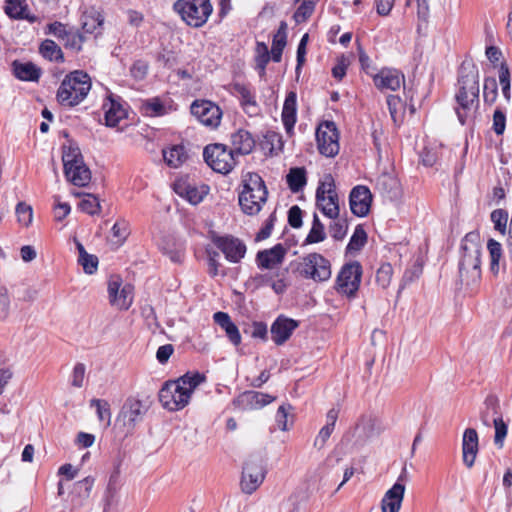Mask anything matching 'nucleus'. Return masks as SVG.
<instances>
[{
    "mask_svg": "<svg viewBox=\"0 0 512 512\" xmlns=\"http://www.w3.org/2000/svg\"><path fill=\"white\" fill-rule=\"evenodd\" d=\"M459 89L455 94V112L464 125L474 118L479 106V71L470 62H463L459 70Z\"/></svg>",
    "mask_w": 512,
    "mask_h": 512,
    "instance_id": "nucleus-1",
    "label": "nucleus"
},
{
    "mask_svg": "<svg viewBox=\"0 0 512 512\" xmlns=\"http://www.w3.org/2000/svg\"><path fill=\"white\" fill-rule=\"evenodd\" d=\"M205 381L203 373L189 371L176 380L166 381L159 391V401L168 411H180L190 403L196 388Z\"/></svg>",
    "mask_w": 512,
    "mask_h": 512,
    "instance_id": "nucleus-2",
    "label": "nucleus"
},
{
    "mask_svg": "<svg viewBox=\"0 0 512 512\" xmlns=\"http://www.w3.org/2000/svg\"><path fill=\"white\" fill-rule=\"evenodd\" d=\"M91 86L90 76L86 72L72 71L64 77L57 90V102L64 107L77 106L87 97Z\"/></svg>",
    "mask_w": 512,
    "mask_h": 512,
    "instance_id": "nucleus-3",
    "label": "nucleus"
},
{
    "mask_svg": "<svg viewBox=\"0 0 512 512\" xmlns=\"http://www.w3.org/2000/svg\"><path fill=\"white\" fill-rule=\"evenodd\" d=\"M268 191L263 179L257 173L243 176V190L239 194V205L247 215L258 214L266 203Z\"/></svg>",
    "mask_w": 512,
    "mask_h": 512,
    "instance_id": "nucleus-4",
    "label": "nucleus"
},
{
    "mask_svg": "<svg viewBox=\"0 0 512 512\" xmlns=\"http://www.w3.org/2000/svg\"><path fill=\"white\" fill-rule=\"evenodd\" d=\"M62 161L64 174L69 182L79 187H84L90 182L91 172L77 146H63Z\"/></svg>",
    "mask_w": 512,
    "mask_h": 512,
    "instance_id": "nucleus-5",
    "label": "nucleus"
},
{
    "mask_svg": "<svg viewBox=\"0 0 512 512\" xmlns=\"http://www.w3.org/2000/svg\"><path fill=\"white\" fill-rule=\"evenodd\" d=\"M173 8L187 25L194 28L202 27L213 11L210 0H177Z\"/></svg>",
    "mask_w": 512,
    "mask_h": 512,
    "instance_id": "nucleus-6",
    "label": "nucleus"
},
{
    "mask_svg": "<svg viewBox=\"0 0 512 512\" xmlns=\"http://www.w3.org/2000/svg\"><path fill=\"white\" fill-rule=\"evenodd\" d=\"M481 248L477 243L466 240L462 244V256L459 263L461 281L467 285L476 283L481 277Z\"/></svg>",
    "mask_w": 512,
    "mask_h": 512,
    "instance_id": "nucleus-7",
    "label": "nucleus"
},
{
    "mask_svg": "<svg viewBox=\"0 0 512 512\" xmlns=\"http://www.w3.org/2000/svg\"><path fill=\"white\" fill-rule=\"evenodd\" d=\"M316 205L328 218L336 219L339 216V197L336 191L335 180L331 174H325L316 189Z\"/></svg>",
    "mask_w": 512,
    "mask_h": 512,
    "instance_id": "nucleus-8",
    "label": "nucleus"
},
{
    "mask_svg": "<svg viewBox=\"0 0 512 512\" xmlns=\"http://www.w3.org/2000/svg\"><path fill=\"white\" fill-rule=\"evenodd\" d=\"M298 271L306 279L323 282L331 277V264L321 254L310 253L301 259Z\"/></svg>",
    "mask_w": 512,
    "mask_h": 512,
    "instance_id": "nucleus-9",
    "label": "nucleus"
},
{
    "mask_svg": "<svg viewBox=\"0 0 512 512\" xmlns=\"http://www.w3.org/2000/svg\"><path fill=\"white\" fill-rule=\"evenodd\" d=\"M203 157L211 169L221 174L229 173L236 165L233 151L219 143L207 145L204 148Z\"/></svg>",
    "mask_w": 512,
    "mask_h": 512,
    "instance_id": "nucleus-10",
    "label": "nucleus"
},
{
    "mask_svg": "<svg viewBox=\"0 0 512 512\" xmlns=\"http://www.w3.org/2000/svg\"><path fill=\"white\" fill-rule=\"evenodd\" d=\"M362 277V267L359 262L345 264L336 278L335 289L338 293L352 297L359 289Z\"/></svg>",
    "mask_w": 512,
    "mask_h": 512,
    "instance_id": "nucleus-11",
    "label": "nucleus"
},
{
    "mask_svg": "<svg viewBox=\"0 0 512 512\" xmlns=\"http://www.w3.org/2000/svg\"><path fill=\"white\" fill-rule=\"evenodd\" d=\"M109 303L118 310H128L133 303L134 287L123 283L118 275L110 276L107 284Z\"/></svg>",
    "mask_w": 512,
    "mask_h": 512,
    "instance_id": "nucleus-12",
    "label": "nucleus"
},
{
    "mask_svg": "<svg viewBox=\"0 0 512 512\" xmlns=\"http://www.w3.org/2000/svg\"><path fill=\"white\" fill-rule=\"evenodd\" d=\"M146 411L147 409L142 401L128 398L116 418V425H119L127 434L131 433L136 425L142 421Z\"/></svg>",
    "mask_w": 512,
    "mask_h": 512,
    "instance_id": "nucleus-13",
    "label": "nucleus"
},
{
    "mask_svg": "<svg viewBox=\"0 0 512 512\" xmlns=\"http://www.w3.org/2000/svg\"><path fill=\"white\" fill-rule=\"evenodd\" d=\"M265 474L266 471L261 457L251 456L248 458L244 464L241 477L243 492L253 493L264 481Z\"/></svg>",
    "mask_w": 512,
    "mask_h": 512,
    "instance_id": "nucleus-14",
    "label": "nucleus"
},
{
    "mask_svg": "<svg viewBox=\"0 0 512 512\" xmlns=\"http://www.w3.org/2000/svg\"><path fill=\"white\" fill-rule=\"evenodd\" d=\"M319 152L326 157H334L339 152V135L333 122H324L316 131Z\"/></svg>",
    "mask_w": 512,
    "mask_h": 512,
    "instance_id": "nucleus-15",
    "label": "nucleus"
},
{
    "mask_svg": "<svg viewBox=\"0 0 512 512\" xmlns=\"http://www.w3.org/2000/svg\"><path fill=\"white\" fill-rule=\"evenodd\" d=\"M191 114L203 125L216 128L221 121L222 111L211 101H194L191 105Z\"/></svg>",
    "mask_w": 512,
    "mask_h": 512,
    "instance_id": "nucleus-16",
    "label": "nucleus"
},
{
    "mask_svg": "<svg viewBox=\"0 0 512 512\" xmlns=\"http://www.w3.org/2000/svg\"><path fill=\"white\" fill-rule=\"evenodd\" d=\"M173 187L176 194L193 205L200 203L209 192L207 185H196L187 179L175 181Z\"/></svg>",
    "mask_w": 512,
    "mask_h": 512,
    "instance_id": "nucleus-17",
    "label": "nucleus"
},
{
    "mask_svg": "<svg viewBox=\"0 0 512 512\" xmlns=\"http://www.w3.org/2000/svg\"><path fill=\"white\" fill-rule=\"evenodd\" d=\"M275 397L257 391H245L234 399L233 405L240 410H257L270 404Z\"/></svg>",
    "mask_w": 512,
    "mask_h": 512,
    "instance_id": "nucleus-18",
    "label": "nucleus"
},
{
    "mask_svg": "<svg viewBox=\"0 0 512 512\" xmlns=\"http://www.w3.org/2000/svg\"><path fill=\"white\" fill-rule=\"evenodd\" d=\"M349 203L353 214L359 217L366 216L372 203V194L369 188L363 185L354 187L350 192Z\"/></svg>",
    "mask_w": 512,
    "mask_h": 512,
    "instance_id": "nucleus-19",
    "label": "nucleus"
},
{
    "mask_svg": "<svg viewBox=\"0 0 512 512\" xmlns=\"http://www.w3.org/2000/svg\"><path fill=\"white\" fill-rule=\"evenodd\" d=\"M213 242L230 262L237 263L245 256L246 246L237 238L217 237Z\"/></svg>",
    "mask_w": 512,
    "mask_h": 512,
    "instance_id": "nucleus-20",
    "label": "nucleus"
},
{
    "mask_svg": "<svg viewBox=\"0 0 512 512\" xmlns=\"http://www.w3.org/2000/svg\"><path fill=\"white\" fill-rule=\"evenodd\" d=\"M298 326L296 320L280 315L271 325V338L276 345H283Z\"/></svg>",
    "mask_w": 512,
    "mask_h": 512,
    "instance_id": "nucleus-21",
    "label": "nucleus"
},
{
    "mask_svg": "<svg viewBox=\"0 0 512 512\" xmlns=\"http://www.w3.org/2000/svg\"><path fill=\"white\" fill-rule=\"evenodd\" d=\"M375 86L383 90L395 91L404 85V75L392 68H383L373 76Z\"/></svg>",
    "mask_w": 512,
    "mask_h": 512,
    "instance_id": "nucleus-22",
    "label": "nucleus"
},
{
    "mask_svg": "<svg viewBox=\"0 0 512 512\" xmlns=\"http://www.w3.org/2000/svg\"><path fill=\"white\" fill-rule=\"evenodd\" d=\"M105 123L109 127H116L121 120L126 118L127 112L121 103L120 97L110 94L102 105Z\"/></svg>",
    "mask_w": 512,
    "mask_h": 512,
    "instance_id": "nucleus-23",
    "label": "nucleus"
},
{
    "mask_svg": "<svg viewBox=\"0 0 512 512\" xmlns=\"http://www.w3.org/2000/svg\"><path fill=\"white\" fill-rule=\"evenodd\" d=\"M287 249L282 244H276L270 249L259 251L256 262L261 269H274L284 261Z\"/></svg>",
    "mask_w": 512,
    "mask_h": 512,
    "instance_id": "nucleus-24",
    "label": "nucleus"
},
{
    "mask_svg": "<svg viewBox=\"0 0 512 512\" xmlns=\"http://www.w3.org/2000/svg\"><path fill=\"white\" fill-rule=\"evenodd\" d=\"M405 494V485L397 481L386 491L381 500L382 512H399Z\"/></svg>",
    "mask_w": 512,
    "mask_h": 512,
    "instance_id": "nucleus-25",
    "label": "nucleus"
},
{
    "mask_svg": "<svg viewBox=\"0 0 512 512\" xmlns=\"http://www.w3.org/2000/svg\"><path fill=\"white\" fill-rule=\"evenodd\" d=\"M477 453H478L477 431L473 428H467L464 431L463 439H462V454H463V462L468 468H471L474 465Z\"/></svg>",
    "mask_w": 512,
    "mask_h": 512,
    "instance_id": "nucleus-26",
    "label": "nucleus"
},
{
    "mask_svg": "<svg viewBox=\"0 0 512 512\" xmlns=\"http://www.w3.org/2000/svg\"><path fill=\"white\" fill-rule=\"evenodd\" d=\"M255 147V140L252 134L244 129H239L231 134V149L233 155H247L252 152Z\"/></svg>",
    "mask_w": 512,
    "mask_h": 512,
    "instance_id": "nucleus-27",
    "label": "nucleus"
},
{
    "mask_svg": "<svg viewBox=\"0 0 512 512\" xmlns=\"http://www.w3.org/2000/svg\"><path fill=\"white\" fill-rule=\"evenodd\" d=\"M399 181L390 173H382L376 179V190L384 197L393 200L399 194Z\"/></svg>",
    "mask_w": 512,
    "mask_h": 512,
    "instance_id": "nucleus-28",
    "label": "nucleus"
},
{
    "mask_svg": "<svg viewBox=\"0 0 512 512\" xmlns=\"http://www.w3.org/2000/svg\"><path fill=\"white\" fill-rule=\"evenodd\" d=\"M214 322L219 325L226 333L230 342L237 346L241 343V335L238 327L232 322L228 313L216 312L213 315Z\"/></svg>",
    "mask_w": 512,
    "mask_h": 512,
    "instance_id": "nucleus-29",
    "label": "nucleus"
},
{
    "mask_svg": "<svg viewBox=\"0 0 512 512\" xmlns=\"http://www.w3.org/2000/svg\"><path fill=\"white\" fill-rule=\"evenodd\" d=\"M297 114V95L291 91L287 94L283 109H282V122L288 133H290L296 123Z\"/></svg>",
    "mask_w": 512,
    "mask_h": 512,
    "instance_id": "nucleus-30",
    "label": "nucleus"
},
{
    "mask_svg": "<svg viewBox=\"0 0 512 512\" xmlns=\"http://www.w3.org/2000/svg\"><path fill=\"white\" fill-rule=\"evenodd\" d=\"M356 429L364 438L370 439L380 435L383 431V426L376 417L372 415H364L360 418Z\"/></svg>",
    "mask_w": 512,
    "mask_h": 512,
    "instance_id": "nucleus-31",
    "label": "nucleus"
},
{
    "mask_svg": "<svg viewBox=\"0 0 512 512\" xmlns=\"http://www.w3.org/2000/svg\"><path fill=\"white\" fill-rule=\"evenodd\" d=\"M5 13L13 19H25L30 23L37 21L35 15H31L28 12V7L24 4V0H6L5 1Z\"/></svg>",
    "mask_w": 512,
    "mask_h": 512,
    "instance_id": "nucleus-32",
    "label": "nucleus"
},
{
    "mask_svg": "<svg viewBox=\"0 0 512 512\" xmlns=\"http://www.w3.org/2000/svg\"><path fill=\"white\" fill-rule=\"evenodd\" d=\"M498 399L489 395L484 401V407L480 412V419L484 426L491 427L494 419L501 417Z\"/></svg>",
    "mask_w": 512,
    "mask_h": 512,
    "instance_id": "nucleus-33",
    "label": "nucleus"
},
{
    "mask_svg": "<svg viewBox=\"0 0 512 512\" xmlns=\"http://www.w3.org/2000/svg\"><path fill=\"white\" fill-rule=\"evenodd\" d=\"M12 67L14 76L22 81H37L41 75L40 69L31 62L14 61Z\"/></svg>",
    "mask_w": 512,
    "mask_h": 512,
    "instance_id": "nucleus-34",
    "label": "nucleus"
},
{
    "mask_svg": "<svg viewBox=\"0 0 512 512\" xmlns=\"http://www.w3.org/2000/svg\"><path fill=\"white\" fill-rule=\"evenodd\" d=\"M234 89L240 97V102L245 112L249 115L257 114L258 105L250 89L242 84H236Z\"/></svg>",
    "mask_w": 512,
    "mask_h": 512,
    "instance_id": "nucleus-35",
    "label": "nucleus"
},
{
    "mask_svg": "<svg viewBox=\"0 0 512 512\" xmlns=\"http://www.w3.org/2000/svg\"><path fill=\"white\" fill-rule=\"evenodd\" d=\"M163 158L168 166L178 168L187 160L188 155L183 145H174L163 150Z\"/></svg>",
    "mask_w": 512,
    "mask_h": 512,
    "instance_id": "nucleus-36",
    "label": "nucleus"
},
{
    "mask_svg": "<svg viewBox=\"0 0 512 512\" xmlns=\"http://www.w3.org/2000/svg\"><path fill=\"white\" fill-rule=\"evenodd\" d=\"M287 24L285 22H281L277 33L273 37L272 47H271V59L274 62H280L282 57V52L286 46L287 39Z\"/></svg>",
    "mask_w": 512,
    "mask_h": 512,
    "instance_id": "nucleus-37",
    "label": "nucleus"
},
{
    "mask_svg": "<svg viewBox=\"0 0 512 512\" xmlns=\"http://www.w3.org/2000/svg\"><path fill=\"white\" fill-rule=\"evenodd\" d=\"M93 485L94 479L92 477H86L76 482L73 487L72 502L78 506H81L83 502L90 496Z\"/></svg>",
    "mask_w": 512,
    "mask_h": 512,
    "instance_id": "nucleus-38",
    "label": "nucleus"
},
{
    "mask_svg": "<svg viewBox=\"0 0 512 512\" xmlns=\"http://www.w3.org/2000/svg\"><path fill=\"white\" fill-rule=\"evenodd\" d=\"M81 20L83 30L87 33H93L98 27L102 26L104 17L99 11L90 9L83 13Z\"/></svg>",
    "mask_w": 512,
    "mask_h": 512,
    "instance_id": "nucleus-39",
    "label": "nucleus"
},
{
    "mask_svg": "<svg viewBox=\"0 0 512 512\" xmlns=\"http://www.w3.org/2000/svg\"><path fill=\"white\" fill-rule=\"evenodd\" d=\"M287 184L294 193L299 192L306 185V171L304 168H291L286 176Z\"/></svg>",
    "mask_w": 512,
    "mask_h": 512,
    "instance_id": "nucleus-40",
    "label": "nucleus"
},
{
    "mask_svg": "<svg viewBox=\"0 0 512 512\" xmlns=\"http://www.w3.org/2000/svg\"><path fill=\"white\" fill-rule=\"evenodd\" d=\"M40 53L50 61L63 62L64 60L61 48L50 39H46L41 43Z\"/></svg>",
    "mask_w": 512,
    "mask_h": 512,
    "instance_id": "nucleus-41",
    "label": "nucleus"
},
{
    "mask_svg": "<svg viewBox=\"0 0 512 512\" xmlns=\"http://www.w3.org/2000/svg\"><path fill=\"white\" fill-rule=\"evenodd\" d=\"M112 243L117 248L122 246L130 234L129 224L124 219H119L115 222L112 229Z\"/></svg>",
    "mask_w": 512,
    "mask_h": 512,
    "instance_id": "nucleus-42",
    "label": "nucleus"
},
{
    "mask_svg": "<svg viewBox=\"0 0 512 512\" xmlns=\"http://www.w3.org/2000/svg\"><path fill=\"white\" fill-rule=\"evenodd\" d=\"M141 110L144 115L149 117L163 116L167 113L166 107L158 97L143 101Z\"/></svg>",
    "mask_w": 512,
    "mask_h": 512,
    "instance_id": "nucleus-43",
    "label": "nucleus"
},
{
    "mask_svg": "<svg viewBox=\"0 0 512 512\" xmlns=\"http://www.w3.org/2000/svg\"><path fill=\"white\" fill-rule=\"evenodd\" d=\"M119 481H120V468H119V465H117L109 477L108 485L106 488V492H105V505L106 506L113 505V503L115 501V497L118 492Z\"/></svg>",
    "mask_w": 512,
    "mask_h": 512,
    "instance_id": "nucleus-44",
    "label": "nucleus"
},
{
    "mask_svg": "<svg viewBox=\"0 0 512 512\" xmlns=\"http://www.w3.org/2000/svg\"><path fill=\"white\" fill-rule=\"evenodd\" d=\"M255 68L258 70L260 77L265 75L266 66L270 61V52L266 44L258 42L255 49Z\"/></svg>",
    "mask_w": 512,
    "mask_h": 512,
    "instance_id": "nucleus-45",
    "label": "nucleus"
},
{
    "mask_svg": "<svg viewBox=\"0 0 512 512\" xmlns=\"http://www.w3.org/2000/svg\"><path fill=\"white\" fill-rule=\"evenodd\" d=\"M487 249L490 254V271L497 275L500 269L499 261L502 256L501 244L494 239H489Z\"/></svg>",
    "mask_w": 512,
    "mask_h": 512,
    "instance_id": "nucleus-46",
    "label": "nucleus"
},
{
    "mask_svg": "<svg viewBox=\"0 0 512 512\" xmlns=\"http://www.w3.org/2000/svg\"><path fill=\"white\" fill-rule=\"evenodd\" d=\"M325 238H326V233H325L324 225L321 223L317 214H314L312 227L305 239V243H308V244L319 243V242L324 241Z\"/></svg>",
    "mask_w": 512,
    "mask_h": 512,
    "instance_id": "nucleus-47",
    "label": "nucleus"
},
{
    "mask_svg": "<svg viewBox=\"0 0 512 512\" xmlns=\"http://www.w3.org/2000/svg\"><path fill=\"white\" fill-rule=\"evenodd\" d=\"M366 242H367V233L361 225H358L355 228L354 233L351 236L350 241L347 245V251L350 253L357 252L364 247Z\"/></svg>",
    "mask_w": 512,
    "mask_h": 512,
    "instance_id": "nucleus-48",
    "label": "nucleus"
},
{
    "mask_svg": "<svg viewBox=\"0 0 512 512\" xmlns=\"http://www.w3.org/2000/svg\"><path fill=\"white\" fill-rule=\"evenodd\" d=\"M90 406L96 408V413L99 421L106 422V426L111 424V411L110 405L106 400L103 399H92Z\"/></svg>",
    "mask_w": 512,
    "mask_h": 512,
    "instance_id": "nucleus-49",
    "label": "nucleus"
},
{
    "mask_svg": "<svg viewBox=\"0 0 512 512\" xmlns=\"http://www.w3.org/2000/svg\"><path fill=\"white\" fill-rule=\"evenodd\" d=\"M17 221L19 224L28 227L33 220V210L30 205L19 202L16 206Z\"/></svg>",
    "mask_w": 512,
    "mask_h": 512,
    "instance_id": "nucleus-50",
    "label": "nucleus"
},
{
    "mask_svg": "<svg viewBox=\"0 0 512 512\" xmlns=\"http://www.w3.org/2000/svg\"><path fill=\"white\" fill-rule=\"evenodd\" d=\"M11 310V296L7 287L0 283V320H6Z\"/></svg>",
    "mask_w": 512,
    "mask_h": 512,
    "instance_id": "nucleus-51",
    "label": "nucleus"
},
{
    "mask_svg": "<svg viewBox=\"0 0 512 512\" xmlns=\"http://www.w3.org/2000/svg\"><path fill=\"white\" fill-rule=\"evenodd\" d=\"M393 275L392 265L389 263L382 264L376 272V282L382 288H387L390 285Z\"/></svg>",
    "mask_w": 512,
    "mask_h": 512,
    "instance_id": "nucleus-52",
    "label": "nucleus"
},
{
    "mask_svg": "<svg viewBox=\"0 0 512 512\" xmlns=\"http://www.w3.org/2000/svg\"><path fill=\"white\" fill-rule=\"evenodd\" d=\"M492 424L494 425V428H495L494 443L499 448H502L503 444H504V440L507 436L508 426L504 422L502 416L497 419H494Z\"/></svg>",
    "mask_w": 512,
    "mask_h": 512,
    "instance_id": "nucleus-53",
    "label": "nucleus"
},
{
    "mask_svg": "<svg viewBox=\"0 0 512 512\" xmlns=\"http://www.w3.org/2000/svg\"><path fill=\"white\" fill-rule=\"evenodd\" d=\"M333 223L329 226V233L335 240H342L347 233L348 225L345 219H332Z\"/></svg>",
    "mask_w": 512,
    "mask_h": 512,
    "instance_id": "nucleus-54",
    "label": "nucleus"
},
{
    "mask_svg": "<svg viewBox=\"0 0 512 512\" xmlns=\"http://www.w3.org/2000/svg\"><path fill=\"white\" fill-rule=\"evenodd\" d=\"M79 208L81 209V211L89 215H94L99 213L100 203L95 196L88 194L87 197L82 199L79 203Z\"/></svg>",
    "mask_w": 512,
    "mask_h": 512,
    "instance_id": "nucleus-55",
    "label": "nucleus"
},
{
    "mask_svg": "<svg viewBox=\"0 0 512 512\" xmlns=\"http://www.w3.org/2000/svg\"><path fill=\"white\" fill-rule=\"evenodd\" d=\"M491 221L494 223V228L504 233L507 226L508 214L503 209H496L491 213Z\"/></svg>",
    "mask_w": 512,
    "mask_h": 512,
    "instance_id": "nucleus-56",
    "label": "nucleus"
},
{
    "mask_svg": "<svg viewBox=\"0 0 512 512\" xmlns=\"http://www.w3.org/2000/svg\"><path fill=\"white\" fill-rule=\"evenodd\" d=\"M315 2L313 0H303L301 5L297 8L294 17L297 22L304 21L310 17L315 8Z\"/></svg>",
    "mask_w": 512,
    "mask_h": 512,
    "instance_id": "nucleus-57",
    "label": "nucleus"
},
{
    "mask_svg": "<svg viewBox=\"0 0 512 512\" xmlns=\"http://www.w3.org/2000/svg\"><path fill=\"white\" fill-rule=\"evenodd\" d=\"M257 279H259L260 284L270 285L276 294L284 293L287 288V284L285 283L284 279L273 281L269 274L260 275L257 277Z\"/></svg>",
    "mask_w": 512,
    "mask_h": 512,
    "instance_id": "nucleus-58",
    "label": "nucleus"
},
{
    "mask_svg": "<svg viewBox=\"0 0 512 512\" xmlns=\"http://www.w3.org/2000/svg\"><path fill=\"white\" fill-rule=\"evenodd\" d=\"M484 101L492 104L497 97V83L494 78H486L484 81Z\"/></svg>",
    "mask_w": 512,
    "mask_h": 512,
    "instance_id": "nucleus-59",
    "label": "nucleus"
},
{
    "mask_svg": "<svg viewBox=\"0 0 512 512\" xmlns=\"http://www.w3.org/2000/svg\"><path fill=\"white\" fill-rule=\"evenodd\" d=\"M387 105L393 121L396 122L403 109L401 98L399 96L389 95L387 97Z\"/></svg>",
    "mask_w": 512,
    "mask_h": 512,
    "instance_id": "nucleus-60",
    "label": "nucleus"
},
{
    "mask_svg": "<svg viewBox=\"0 0 512 512\" xmlns=\"http://www.w3.org/2000/svg\"><path fill=\"white\" fill-rule=\"evenodd\" d=\"M86 367L83 363H77L72 371L71 385L76 388H81L84 383Z\"/></svg>",
    "mask_w": 512,
    "mask_h": 512,
    "instance_id": "nucleus-61",
    "label": "nucleus"
},
{
    "mask_svg": "<svg viewBox=\"0 0 512 512\" xmlns=\"http://www.w3.org/2000/svg\"><path fill=\"white\" fill-rule=\"evenodd\" d=\"M505 127L506 116L500 109H496L493 114V131L497 135H502L505 131Z\"/></svg>",
    "mask_w": 512,
    "mask_h": 512,
    "instance_id": "nucleus-62",
    "label": "nucleus"
},
{
    "mask_svg": "<svg viewBox=\"0 0 512 512\" xmlns=\"http://www.w3.org/2000/svg\"><path fill=\"white\" fill-rule=\"evenodd\" d=\"M49 34H53L60 40H65L70 30H67L66 26L61 22H53L47 26Z\"/></svg>",
    "mask_w": 512,
    "mask_h": 512,
    "instance_id": "nucleus-63",
    "label": "nucleus"
},
{
    "mask_svg": "<svg viewBox=\"0 0 512 512\" xmlns=\"http://www.w3.org/2000/svg\"><path fill=\"white\" fill-rule=\"evenodd\" d=\"M288 223L293 228L302 226V211L299 206L294 205L288 211Z\"/></svg>",
    "mask_w": 512,
    "mask_h": 512,
    "instance_id": "nucleus-64",
    "label": "nucleus"
}]
</instances>
